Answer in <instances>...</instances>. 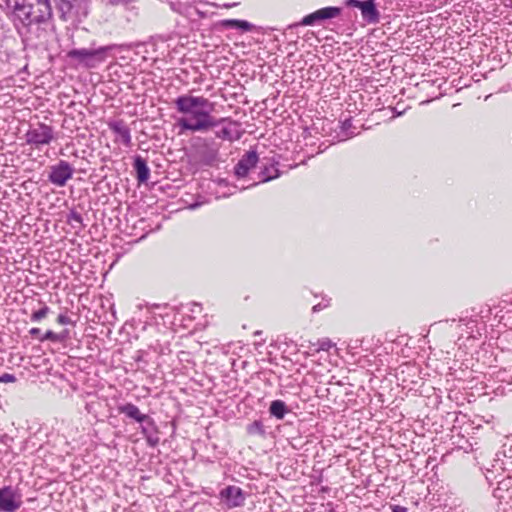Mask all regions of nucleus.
<instances>
[{
    "mask_svg": "<svg viewBox=\"0 0 512 512\" xmlns=\"http://www.w3.org/2000/svg\"><path fill=\"white\" fill-rule=\"evenodd\" d=\"M174 105L180 117L176 119V126L180 132H206L222 122H228V125L215 132V136L222 140L235 141L241 137L237 129L238 122L227 118L216 119L211 115L214 110V104L203 96H193L184 94L174 100Z\"/></svg>",
    "mask_w": 512,
    "mask_h": 512,
    "instance_id": "1",
    "label": "nucleus"
},
{
    "mask_svg": "<svg viewBox=\"0 0 512 512\" xmlns=\"http://www.w3.org/2000/svg\"><path fill=\"white\" fill-rule=\"evenodd\" d=\"M16 18V28L25 42L46 37L48 20L52 16L50 0H6Z\"/></svg>",
    "mask_w": 512,
    "mask_h": 512,
    "instance_id": "2",
    "label": "nucleus"
},
{
    "mask_svg": "<svg viewBox=\"0 0 512 512\" xmlns=\"http://www.w3.org/2000/svg\"><path fill=\"white\" fill-rule=\"evenodd\" d=\"M124 48H126L125 45L119 44H110L98 48H73L67 52L66 56L83 68L94 69L104 63L111 52Z\"/></svg>",
    "mask_w": 512,
    "mask_h": 512,
    "instance_id": "3",
    "label": "nucleus"
},
{
    "mask_svg": "<svg viewBox=\"0 0 512 512\" xmlns=\"http://www.w3.org/2000/svg\"><path fill=\"white\" fill-rule=\"evenodd\" d=\"M55 3L65 21L81 22L88 14L89 0H55Z\"/></svg>",
    "mask_w": 512,
    "mask_h": 512,
    "instance_id": "4",
    "label": "nucleus"
},
{
    "mask_svg": "<svg viewBox=\"0 0 512 512\" xmlns=\"http://www.w3.org/2000/svg\"><path fill=\"white\" fill-rule=\"evenodd\" d=\"M55 139L54 129L45 123L30 125L25 133V141L28 145L40 149L42 146L49 145Z\"/></svg>",
    "mask_w": 512,
    "mask_h": 512,
    "instance_id": "5",
    "label": "nucleus"
},
{
    "mask_svg": "<svg viewBox=\"0 0 512 512\" xmlns=\"http://www.w3.org/2000/svg\"><path fill=\"white\" fill-rule=\"evenodd\" d=\"M341 12L342 8L340 7H324L306 15L300 22L290 25L289 28L292 29L298 26H314L321 24L325 20L340 16Z\"/></svg>",
    "mask_w": 512,
    "mask_h": 512,
    "instance_id": "6",
    "label": "nucleus"
},
{
    "mask_svg": "<svg viewBox=\"0 0 512 512\" xmlns=\"http://www.w3.org/2000/svg\"><path fill=\"white\" fill-rule=\"evenodd\" d=\"M73 174L72 165L65 160H60L57 164L50 166L48 181L57 187H64Z\"/></svg>",
    "mask_w": 512,
    "mask_h": 512,
    "instance_id": "7",
    "label": "nucleus"
},
{
    "mask_svg": "<svg viewBox=\"0 0 512 512\" xmlns=\"http://www.w3.org/2000/svg\"><path fill=\"white\" fill-rule=\"evenodd\" d=\"M345 5L358 8L361 11L363 20L369 24H376L380 21V13L377 9L378 4L375 0H347Z\"/></svg>",
    "mask_w": 512,
    "mask_h": 512,
    "instance_id": "8",
    "label": "nucleus"
},
{
    "mask_svg": "<svg viewBox=\"0 0 512 512\" xmlns=\"http://www.w3.org/2000/svg\"><path fill=\"white\" fill-rule=\"evenodd\" d=\"M219 497L228 509L241 507L245 504L244 491L235 485H229L219 492Z\"/></svg>",
    "mask_w": 512,
    "mask_h": 512,
    "instance_id": "9",
    "label": "nucleus"
},
{
    "mask_svg": "<svg viewBox=\"0 0 512 512\" xmlns=\"http://www.w3.org/2000/svg\"><path fill=\"white\" fill-rule=\"evenodd\" d=\"M22 504L20 496L10 486L0 489V511L15 512Z\"/></svg>",
    "mask_w": 512,
    "mask_h": 512,
    "instance_id": "10",
    "label": "nucleus"
},
{
    "mask_svg": "<svg viewBox=\"0 0 512 512\" xmlns=\"http://www.w3.org/2000/svg\"><path fill=\"white\" fill-rule=\"evenodd\" d=\"M258 162V155L255 151H249L242 156V158L235 165L234 172L238 178L246 177L251 169H253Z\"/></svg>",
    "mask_w": 512,
    "mask_h": 512,
    "instance_id": "11",
    "label": "nucleus"
},
{
    "mask_svg": "<svg viewBox=\"0 0 512 512\" xmlns=\"http://www.w3.org/2000/svg\"><path fill=\"white\" fill-rule=\"evenodd\" d=\"M108 127L116 135V141H121L126 147L131 146V132L123 120L111 121Z\"/></svg>",
    "mask_w": 512,
    "mask_h": 512,
    "instance_id": "12",
    "label": "nucleus"
},
{
    "mask_svg": "<svg viewBox=\"0 0 512 512\" xmlns=\"http://www.w3.org/2000/svg\"><path fill=\"white\" fill-rule=\"evenodd\" d=\"M117 411L119 414L124 415L128 419H131L140 425H143L145 422H148L150 418L148 415L141 413L139 408L132 403H124L117 406Z\"/></svg>",
    "mask_w": 512,
    "mask_h": 512,
    "instance_id": "13",
    "label": "nucleus"
},
{
    "mask_svg": "<svg viewBox=\"0 0 512 512\" xmlns=\"http://www.w3.org/2000/svg\"><path fill=\"white\" fill-rule=\"evenodd\" d=\"M484 313L483 310H480L479 314L476 316V318L473 317H465L460 318L458 321V326H465V332L468 334L469 337L476 338V335H481L480 329L478 328V317L483 319L486 316L482 315Z\"/></svg>",
    "mask_w": 512,
    "mask_h": 512,
    "instance_id": "14",
    "label": "nucleus"
},
{
    "mask_svg": "<svg viewBox=\"0 0 512 512\" xmlns=\"http://www.w3.org/2000/svg\"><path fill=\"white\" fill-rule=\"evenodd\" d=\"M133 167L136 172L138 182L145 183L150 177V169L146 160L140 155L135 156Z\"/></svg>",
    "mask_w": 512,
    "mask_h": 512,
    "instance_id": "15",
    "label": "nucleus"
},
{
    "mask_svg": "<svg viewBox=\"0 0 512 512\" xmlns=\"http://www.w3.org/2000/svg\"><path fill=\"white\" fill-rule=\"evenodd\" d=\"M142 432L145 435L147 442L151 446H156L160 442L159 433L156 429V426L151 418L148 419V422H145L141 425Z\"/></svg>",
    "mask_w": 512,
    "mask_h": 512,
    "instance_id": "16",
    "label": "nucleus"
},
{
    "mask_svg": "<svg viewBox=\"0 0 512 512\" xmlns=\"http://www.w3.org/2000/svg\"><path fill=\"white\" fill-rule=\"evenodd\" d=\"M509 455L506 453V450H498L495 453V458L493 460V463L491 464V467L494 469H501V470H508L510 467L512 468V460H504L501 458V456L505 458L512 459V450H508Z\"/></svg>",
    "mask_w": 512,
    "mask_h": 512,
    "instance_id": "17",
    "label": "nucleus"
},
{
    "mask_svg": "<svg viewBox=\"0 0 512 512\" xmlns=\"http://www.w3.org/2000/svg\"><path fill=\"white\" fill-rule=\"evenodd\" d=\"M339 127L340 131L337 133L338 141H345L358 134V132L355 131L356 128L353 126L351 118L339 122Z\"/></svg>",
    "mask_w": 512,
    "mask_h": 512,
    "instance_id": "18",
    "label": "nucleus"
},
{
    "mask_svg": "<svg viewBox=\"0 0 512 512\" xmlns=\"http://www.w3.org/2000/svg\"><path fill=\"white\" fill-rule=\"evenodd\" d=\"M269 414L277 420L284 419L285 415L291 412V409L282 400H274L270 403Z\"/></svg>",
    "mask_w": 512,
    "mask_h": 512,
    "instance_id": "19",
    "label": "nucleus"
},
{
    "mask_svg": "<svg viewBox=\"0 0 512 512\" xmlns=\"http://www.w3.org/2000/svg\"><path fill=\"white\" fill-rule=\"evenodd\" d=\"M221 26L226 29H239L244 32L251 31L253 25L246 20L226 19L221 21Z\"/></svg>",
    "mask_w": 512,
    "mask_h": 512,
    "instance_id": "20",
    "label": "nucleus"
},
{
    "mask_svg": "<svg viewBox=\"0 0 512 512\" xmlns=\"http://www.w3.org/2000/svg\"><path fill=\"white\" fill-rule=\"evenodd\" d=\"M260 175L261 180L259 182H267L277 178L279 176V171L277 168L274 167V165H271L270 167H264Z\"/></svg>",
    "mask_w": 512,
    "mask_h": 512,
    "instance_id": "21",
    "label": "nucleus"
},
{
    "mask_svg": "<svg viewBox=\"0 0 512 512\" xmlns=\"http://www.w3.org/2000/svg\"><path fill=\"white\" fill-rule=\"evenodd\" d=\"M246 430L249 435L263 436L265 434V428L261 420L253 421L247 426Z\"/></svg>",
    "mask_w": 512,
    "mask_h": 512,
    "instance_id": "22",
    "label": "nucleus"
},
{
    "mask_svg": "<svg viewBox=\"0 0 512 512\" xmlns=\"http://www.w3.org/2000/svg\"><path fill=\"white\" fill-rule=\"evenodd\" d=\"M67 221L74 228H76V227L81 228L83 226V218H82L81 214L74 210H72L68 214Z\"/></svg>",
    "mask_w": 512,
    "mask_h": 512,
    "instance_id": "23",
    "label": "nucleus"
},
{
    "mask_svg": "<svg viewBox=\"0 0 512 512\" xmlns=\"http://www.w3.org/2000/svg\"><path fill=\"white\" fill-rule=\"evenodd\" d=\"M49 311H50L49 307L44 305L39 310L34 311L31 314L30 319H31L32 322H39V321H41L42 319H44L48 315Z\"/></svg>",
    "mask_w": 512,
    "mask_h": 512,
    "instance_id": "24",
    "label": "nucleus"
},
{
    "mask_svg": "<svg viewBox=\"0 0 512 512\" xmlns=\"http://www.w3.org/2000/svg\"><path fill=\"white\" fill-rule=\"evenodd\" d=\"M497 378L501 382H506L507 384L511 385L512 384V367L509 370L499 371Z\"/></svg>",
    "mask_w": 512,
    "mask_h": 512,
    "instance_id": "25",
    "label": "nucleus"
},
{
    "mask_svg": "<svg viewBox=\"0 0 512 512\" xmlns=\"http://www.w3.org/2000/svg\"><path fill=\"white\" fill-rule=\"evenodd\" d=\"M41 342H44L46 340L52 341V342H58V336L57 333H54L53 331L49 330L47 331L43 336L39 338Z\"/></svg>",
    "mask_w": 512,
    "mask_h": 512,
    "instance_id": "26",
    "label": "nucleus"
},
{
    "mask_svg": "<svg viewBox=\"0 0 512 512\" xmlns=\"http://www.w3.org/2000/svg\"><path fill=\"white\" fill-rule=\"evenodd\" d=\"M16 380V377L10 373H4L0 376V383H14Z\"/></svg>",
    "mask_w": 512,
    "mask_h": 512,
    "instance_id": "27",
    "label": "nucleus"
},
{
    "mask_svg": "<svg viewBox=\"0 0 512 512\" xmlns=\"http://www.w3.org/2000/svg\"><path fill=\"white\" fill-rule=\"evenodd\" d=\"M332 345L333 344L330 339H323L319 342V350L328 351Z\"/></svg>",
    "mask_w": 512,
    "mask_h": 512,
    "instance_id": "28",
    "label": "nucleus"
},
{
    "mask_svg": "<svg viewBox=\"0 0 512 512\" xmlns=\"http://www.w3.org/2000/svg\"><path fill=\"white\" fill-rule=\"evenodd\" d=\"M57 321L59 324L61 325H68V324H71L72 321L70 319V317H68L67 315L65 314H60L57 318Z\"/></svg>",
    "mask_w": 512,
    "mask_h": 512,
    "instance_id": "29",
    "label": "nucleus"
},
{
    "mask_svg": "<svg viewBox=\"0 0 512 512\" xmlns=\"http://www.w3.org/2000/svg\"><path fill=\"white\" fill-rule=\"evenodd\" d=\"M57 336H58V342H64L69 337V331L63 330L61 333H57Z\"/></svg>",
    "mask_w": 512,
    "mask_h": 512,
    "instance_id": "30",
    "label": "nucleus"
},
{
    "mask_svg": "<svg viewBox=\"0 0 512 512\" xmlns=\"http://www.w3.org/2000/svg\"><path fill=\"white\" fill-rule=\"evenodd\" d=\"M392 512H407V508L400 505H394L392 507Z\"/></svg>",
    "mask_w": 512,
    "mask_h": 512,
    "instance_id": "31",
    "label": "nucleus"
},
{
    "mask_svg": "<svg viewBox=\"0 0 512 512\" xmlns=\"http://www.w3.org/2000/svg\"><path fill=\"white\" fill-rule=\"evenodd\" d=\"M29 333H30V335H32L34 337H38V335L40 334V329L39 328H32V329H30Z\"/></svg>",
    "mask_w": 512,
    "mask_h": 512,
    "instance_id": "32",
    "label": "nucleus"
},
{
    "mask_svg": "<svg viewBox=\"0 0 512 512\" xmlns=\"http://www.w3.org/2000/svg\"><path fill=\"white\" fill-rule=\"evenodd\" d=\"M106 1L108 4H111V5H116V4L127 2V0H106Z\"/></svg>",
    "mask_w": 512,
    "mask_h": 512,
    "instance_id": "33",
    "label": "nucleus"
},
{
    "mask_svg": "<svg viewBox=\"0 0 512 512\" xmlns=\"http://www.w3.org/2000/svg\"><path fill=\"white\" fill-rule=\"evenodd\" d=\"M321 309H322L321 304H317V305L313 306L312 311L315 313V312L320 311Z\"/></svg>",
    "mask_w": 512,
    "mask_h": 512,
    "instance_id": "34",
    "label": "nucleus"
},
{
    "mask_svg": "<svg viewBox=\"0 0 512 512\" xmlns=\"http://www.w3.org/2000/svg\"><path fill=\"white\" fill-rule=\"evenodd\" d=\"M445 322H446V323H448V322L455 323V322H456V320H455V319H452V320H445Z\"/></svg>",
    "mask_w": 512,
    "mask_h": 512,
    "instance_id": "35",
    "label": "nucleus"
},
{
    "mask_svg": "<svg viewBox=\"0 0 512 512\" xmlns=\"http://www.w3.org/2000/svg\"><path fill=\"white\" fill-rule=\"evenodd\" d=\"M486 311H487V314H490L491 309H490V308H487V310H486Z\"/></svg>",
    "mask_w": 512,
    "mask_h": 512,
    "instance_id": "36",
    "label": "nucleus"
},
{
    "mask_svg": "<svg viewBox=\"0 0 512 512\" xmlns=\"http://www.w3.org/2000/svg\"><path fill=\"white\" fill-rule=\"evenodd\" d=\"M235 4H232V5H226V7L228 8H231L232 6H234Z\"/></svg>",
    "mask_w": 512,
    "mask_h": 512,
    "instance_id": "37",
    "label": "nucleus"
}]
</instances>
